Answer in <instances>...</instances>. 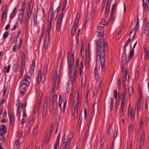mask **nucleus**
Instances as JSON below:
<instances>
[{"label": "nucleus", "mask_w": 149, "mask_h": 149, "mask_svg": "<svg viewBox=\"0 0 149 149\" xmlns=\"http://www.w3.org/2000/svg\"><path fill=\"white\" fill-rule=\"evenodd\" d=\"M145 49V59H148L149 58V50H147L146 48H144Z\"/></svg>", "instance_id": "6ab92c4d"}, {"label": "nucleus", "mask_w": 149, "mask_h": 149, "mask_svg": "<svg viewBox=\"0 0 149 149\" xmlns=\"http://www.w3.org/2000/svg\"><path fill=\"white\" fill-rule=\"evenodd\" d=\"M10 123L12 124V123H13L15 120V117L14 115L10 113Z\"/></svg>", "instance_id": "bb28decb"}, {"label": "nucleus", "mask_w": 149, "mask_h": 149, "mask_svg": "<svg viewBox=\"0 0 149 149\" xmlns=\"http://www.w3.org/2000/svg\"><path fill=\"white\" fill-rule=\"evenodd\" d=\"M121 113L122 115H125L123 112V108L124 107V104H121Z\"/></svg>", "instance_id": "4c0bfd02"}, {"label": "nucleus", "mask_w": 149, "mask_h": 149, "mask_svg": "<svg viewBox=\"0 0 149 149\" xmlns=\"http://www.w3.org/2000/svg\"><path fill=\"white\" fill-rule=\"evenodd\" d=\"M126 62V56L125 53V51H124V54L123 55L121 61V64L122 66H124Z\"/></svg>", "instance_id": "f3484780"}, {"label": "nucleus", "mask_w": 149, "mask_h": 149, "mask_svg": "<svg viewBox=\"0 0 149 149\" xmlns=\"http://www.w3.org/2000/svg\"><path fill=\"white\" fill-rule=\"evenodd\" d=\"M148 29H145V30L144 31V33L146 35V36H147L148 35Z\"/></svg>", "instance_id": "774afa93"}, {"label": "nucleus", "mask_w": 149, "mask_h": 149, "mask_svg": "<svg viewBox=\"0 0 149 149\" xmlns=\"http://www.w3.org/2000/svg\"><path fill=\"white\" fill-rule=\"evenodd\" d=\"M110 4V1H109V0H107L106 7V11L105 14L106 17H108L109 15Z\"/></svg>", "instance_id": "9d476101"}, {"label": "nucleus", "mask_w": 149, "mask_h": 149, "mask_svg": "<svg viewBox=\"0 0 149 149\" xmlns=\"http://www.w3.org/2000/svg\"><path fill=\"white\" fill-rule=\"evenodd\" d=\"M34 21L35 24L37 23V13L36 15H33Z\"/></svg>", "instance_id": "4d7b16f0"}, {"label": "nucleus", "mask_w": 149, "mask_h": 149, "mask_svg": "<svg viewBox=\"0 0 149 149\" xmlns=\"http://www.w3.org/2000/svg\"><path fill=\"white\" fill-rule=\"evenodd\" d=\"M10 65H8L7 67H4L3 69V71L4 72H7V73H8L10 71Z\"/></svg>", "instance_id": "b1692460"}, {"label": "nucleus", "mask_w": 149, "mask_h": 149, "mask_svg": "<svg viewBox=\"0 0 149 149\" xmlns=\"http://www.w3.org/2000/svg\"><path fill=\"white\" fill-rule=\"evenodd\" d=\"M6 90H7V88H6L5 87L3 90V97L4 98V97H6V96L5 94H6Z\"/></svg>", "instance_id": "13d9d810"}, {"label": "nucleus", "mask_w": 149, "mask_h": 149, "mask_svg": "<svg viewBox=\"0 0 149 149\" xmlns=\"http://www.w3.org/2000/svg\"><path fill=\"white\" fill-rule=\"evenodd\" d=\"M127 96V92L123 91L122 94V103L124 104L126 101V97Z\"/></svg>", "instance_id": "dca6fc26"}, {"label": "nucleus", "mask_w": 149, "mask_h": 149, "mask_svg": "<svg viewBox=\"0 0 149 149\" xmlns=\"http://www.w3.org/2000/svg\"><path fill=\"white\" fill-rule=\"evenodd\" d=\"M45 105H44V107L43 109V112H42V118H43V119H45V118H46V112H47V109L46 108H45Z\"/></svg>", "instance_id": "5701e85b"}, {"label": "nucleus", "mask_w": 149, "mask_h": 149, "mask_svg": "<svg viewBox=\"0 0 149 149\" xmlns=\"http://www.w3.org/2000/svg\"><path fill=\"white\" fill-rule=\"evenodd\" d=\"M6 12L2 11L1 15V18L2 19H5V17H6Z\"/></svg>", "instance_id": "c03bdc74"}, {"label": "nucleus", "mask_w": 149, "mask_h": 149, "mask_svg": "<svg viewBox=\"0 0 149 149\" xmlns=\"http://www.w3.org/2000/svg\"><path fill=\"white\" fill-rule=\"evenodd\" d=\"M23 117H25L26 116V110L25 109H24L23 110Z\"/></svg>", "instance_id": "e2e57ef3"}, {"label": "nucleus", "mask_w": 149, "mask_h": 149, "mask_svg": "<svg viewBox=\"0 0 149 149\" xmlns=\"http://www.w3.org/2000/svg\"><path fill=\"white\" fill-rule=\"evenodd\" d=\"M35 60H33L32 61L31 70L30 71V72L31 73H33L34 71L35 68Z\"/></svg>", "instance_id": "aec40b11"}, {"label": "nucleus", "mask_w": 149, "mask_h": 149, "mask_svg": "<svg viewBox=\"0 0 149 149\" xmlns=\"http://www.w3.org/2000/svg\"><path fill=\"white\" fill-rule=\"evenodd\" d=\"M33 122V119H31L29 122V123H28V125H29V126L31 125Z\"/></svg>", "instance_id": "69168bd1"}, {"label": "nucleus", "mask_w": 149, "mask_h": 149, "mask_svg": "<svg viewBox=\"0 0 149 149\" xmlns=\"http://www.w3.org/2000/svg\"><path fill=\"white\" fill-rule=\"evenodd\" d=\"M84 47H83V45L82 44V45L81 49V54L82 55L83 54L84 55Z\"/></svg>", "instance_id": "8fccbe9b"}, {"label": "nucleus", "mask_w": 149, "mask_h": 149, "mask_svg": "<svg viewBox=\"0 0 149 149\" xmlns=\"http://www.w3.org/2000/svg\"><path fill=\"white\" fill-rule=\"evenodd\" d=\"M62 102V96L61 95H59V101L58 103V105H61Z\"/></svg>", "instance_id": "603ef678"}, {"label": "nucleus", "mask_w": 149, "mask_h": 149, "mask_svg": "<svg viewBox=\"0 0 149 149\" xmlns=\"http://www.w3.org/2000/svg\"><path fill=\"white\" fill-rule=\"evenodd\" d=\"M114 98L116 99L117 98V92L116 90H114Z\"/></svg>", "instance_id": "bf43d9fd"}, {"label": "nucleus", "mask_w": 149, "mask_h": 149, "mask_svg": "<svg viewBox=\"0 0 149 149\" xmlns=\"http://www.w3.org/2000/svg\"><path fill=\"white\" fill-rule=\"evenodd\" d=\"M26 89V88L25 87H24L22 88H21L20 92L22 95H24V91H25Z\"/></svg>", "instance_id": "052dcab7"}, {"label": "nucleus", "mask_w": 149, "mask_h": 149, "mask_svg": "<svg viewBox=\"0 0 149 149\" xmlns=\"http://www.w3.org/2000/svg\"><path fill=\"white\" fill-rule=\"evenodd\" d=\"M25 11V8L24 7L22 6L19 14L24 15Z\"/></svg>", "instance_id": "f704fd0d"}, {"label": "nucleus", "mask_w": 149, "mask_h": 149, "mask_svg": "<svg viewBox=\"0 0 149 149\" xmlns=\"http://www.w3.org/2000/svg\"><path fill=\"white\" fill-rule=\"evenodd\" d=\"M62 54L61 53L59 55V58L58 61V63H59L60 64H61V62L62 61Z\"/></svg>", "instance_id": "3c124183"}, {"label": "nucleus", "mask_w": 149, "mask_h": 149, "mask_svg": "<svg viewBox=\"0 0 149 149\" xmlns=\"http://www.w3.org/2000/svg\"><path fill=\"white\" fill-rule=\"evenodd\" d=\"M136 35V31L132 29L130 34V38H131V36H132V39H134Z\"/></svg>", "instance_id": "393cba45"}, {"label": "nucleus", "mask_w": 149, "mask_h": 149, "mask_svg": "<svg viewBox=\"0 0 149 149\" xmlns=\"http://www.w3.org/2000/svg\"><path fill=\"white\" fill-rule=\"evenodd\" d=\"M80 16V13L79 12L78 13L76 19L74 23V26L71 32V34L72 36H74L75 34V32L78 23Z\"/></svg>", "instance_id": "423d86ee"}, {"label": "nucleus", "mask_w": 149, "mask_h": 149, "mask_svg": "<svg viewBox=\"0 0 149 149\" xmlns=\"http://www.w3.org/2000/svg\"><path fill=\"white\" fill-rule=\"evenodd\" d=\"M124 75H123V77H124L125 78L126 80L127 81H128L129 80V74H128V77H127V75H126V74H124Z\"/></svg>", "instance_id": "5fc2aeb1"}, {"label": "nucleus", "mask_w": 149, "mask_h": 149, "mask_svg": "<svg viewBox=\"0 0 149 149\" xmlns=\"http://www.w3.org/2000/svg\"><path fill=\"white\" fill-rule=\"evenodd\" d=\"M24 15L19 14L18 19L20 22L21 23H22L23 20V18Z\"/></svg>", "instance_id": "7c9ffc66"}, {"label": "nucleus", "mask_w": 149, "mask_h": 149, "mask_svg": "<svg viewBox=\"0 0 149 149\" xmlns=\"http://www.w3.org/2000/svg\"><path fill=\"white\" fill-rule=\"evenodd\" d=\"M122 70L124 74H127V73L128 71L126 70V68L124 66H122Z\"/></svg>", "instance_id": "a19ab883"}, {"label": "nucleus", "mask_w": 149, "mask_h": 149, "mask_svg": "<svg viewBox=\"0 0 149 149\" xmlns=\"http://www.w3.org/2000/svg\"><path fill=\"white\" fill-rule=\"evenodd\" d=\"M97 47V58H99L101 61L100 66L98 67V69L100 72L104 71L106 68L105 65L104 64L105 63V48L107 46V44L104 42V38L103 37H101L100 38V43L99 44V40H96L95 41Z\"/></svg>", "instance_id": "f257e3e1"}, {"label": "nucleus", "mask_w": 149, "mask_h": 149, "mask_svg": "<svg viewBox=\"0 0 149 149\" xmlns=\"http://www.w3.org/2000/svg\"><path fill=\"white\" fill-rule=\"evenodd\" d=\"M59 10V8H57V9L54 12V13L53 17L54 18L55 17V19H56V17L57 16V15H58V13Z\"/></svg>", "instance_id": "c756f323"}, {"label": "nucleus", "mask_w": 149, "mask_h": 149, "mask_svg": "<svg viewBox=\"0 0 149 149\" xmlns=\"http://www.w3.org/2000/svg\"><path fill=\"white\" fill-rule=\"evenodd\" d=\"M31 13L32 12L27 11L26 12V14L27 15V19H30Z\"/></svg>", "instance_id": "37998d69"}, {"label": "nucleus", "mask_w": 149, "mask_h": 149, "mask_svg": "<svg viewBox=\"0 0 149 149\" xmlns=\"http://www.w3.org/2000/svg\"><path fill=\"white\" fill-rule=\"evenodd\" d=\"M88 133H89L88 132H87L85 135V136L84 137V141H85L86 140V139L88 136Z\"/></svg>", "instance_id": "680f3d73"}, {"label": "nucleus", "mask_w": 149, "mask_h": 149, "mask_svg": "<svg viewBox=\"0 0 149 149\" xmlns=\"http://www.w3.org/2000/svg\"><path fill=\"white\" fill-rule=\"evenodd\" d=\"M21 103L19 101H18L16 104V105L17 107V114L19 115V116H21V110H20V107H21Z\"/></svg>", "instance_id": "f8f14e48"}, {"label": "nucleus", "mask_w": 149, "mask_h": 149, "mask_svg": "<svg viewBox=\"0 0 149 149\" xmlns=\"http://www.w3.org/2000/svg\"><path fill=\"white\" fill-rule=\"evenodd\" d=\"M47 68V65L46 64L43 68V73L41 71H40L38 73L37 81L39 84L42 83L45 80V76Z\"/></svg>", "instance_id": "20e7f679"}, {"label": "nucleus", "mask_w": 149, "mask_h": 149, "mask_svg": "<svg viewBox=\"0 0 149 149\" xmlns=\"http://www.w3.org/2000/svg\"><path fill=\"white\" fill-rule=\"evenodd\" d=\"M133 109L132 108L131 105H130L128 107V116L131 119H134V114L133 112Z\"/></svg>", "instance_id": "6e6552de"}, {"label": "nucleus", "mask_w": 149, "mask_h": 149, "mask_svg": "<svg viewBox=\"0 0 149 149\" xmlns=\"http://www.w3.org/2000/svg\"><path fill=\"white\" fill-rule=\"evenodd\" d=\"M94 73L95 74V76L98 75V72L97 71V66L95 68Z\"/></svg>", "instance_id": "864d4df0"}, {"label": "nucleus", "mask_w": 149, "mask_h": 149, "mask_svg": "<svg viewBox=\"0 0 149 149\" xmlns=\"http://www.w3.org/2000/svg\"><path fill=\"white\" fill-rule=\"evenodd\" d=\"M137 42L136 41L133 47V49H131L130 52V56L128 58V61H129L130 59L132 58V56L134 54V49L135 48V46L137 44Z\"/></svg>", "instance_id": "ddd939ff"}, {"label": "nucleus", "mask_w": 149, "mask_h": 149, "mask_svg": "<svg viewBox=\"0 0 149 149\" xmlns=\"http://www.w3.org/2000/svg\"><path fill=\"white\" fill-rule=\"evenodd\" d=\"M22 38H20L19 39V42L17 47L18 49H19L21 48L22 45Z\"/></svg>", "instance_id": "ea45409f"}, {"label": "nucleus", "mask_w": 149, "mask_h": 149, "mask_svg": "<svg viewBox=\"0 0 149 149\" xmlns=\"http://www.w3.org/2000/svg\"><path fill=\"white\" fill-rule=\"evenodd\" d=\"M25 65L24 64H22L21 68V72L22 74H23L25 68Z\"/></svg>", "instance_id": "49530a36"}, {"label": "nucleus", "mask_w": 149, "mask_h": 149, "mask_svg": "<svg viewBox=\"0 0 149 149\" xmlns=\"http://www.w3.org/2000/svg\"><path fill=\"white\" fill-rule=\"evenodd\" d=\"M129 93L130 96H131L133 92V88L132 86L128 88Z\"/></svg>", "instance_id": "72a5a7b5"}, {"label": "nucleus", "mask_w": 149, "mask_h": 149, "mask_svg": "<svg viewBox=\"0 0 149 149\" xmlns=\"http://www.w3.org/2000/svg\"><path fill=\"white\" fill-rule=\"evenodd\" d=\"M53 14L52 10H50L49 14L47 20V31L46 37L45 40V47L46 49V47L48 45V43L50 40V31L51 30V26L52 24V16Z\"/></svg>", "instance_id": "f03ea898"}, {"label": "nucleus", "mask_w": 149, "mask_h": 149, "mask_svg": "<svg viewBox=\"0 0 149 149\" xmlns=\"http://www.w3.org/2000/svg\"><path fill=\"white\" fill-rule=\"evenodd\" d=\"M59 146V139H57L56 143L54 145V149H57Z\"/></svg>", "instance_id": "c9c22d12"}, {"label": "nucleus", "mask_w": 149, "mask_h": 149, "mask_svg": "<svg viewBox=\"0 0 149 149\" xmlns=\"http://www.w3.org/2000/svg\"><path fill=\"white\" fill-rule=\"evenodd\" d=\"M8 33L7 31H6L3 34V38L5 39L8 36Z\"/></svg>", "instance_id": "09e8293b"}, {"label": "nucleus", "mask_w": 149, "mask_h": 149, "mask_svg": "<svg viewBox=\"0 0 149 149\" xmlns=\"http://www.w3.org/2000/svg\"><path fill=\"white\" fill-rule=\"evenodd\" d=\"M30 77L28 75H26L24 77V79L22 80L20 83V87H22L23 85H25L26 86H28L30 84L29 81L30 80Z\"/></svg>", "instance_id": "0eeeda50"}, {"label": "nucleus", "mask_w": 149, "mask_h": 149, "mask_svg": "<svg viewBox=\"0 0 149 149\" xmlns=\"http://www.w3.org/2000/svg\"><path fill=\"white\" fill-rule=\"evenodd\" d=\"M60 74L61 70L60 67H59V68L57 67L56 70L54 71V73L53 86L50 96L51 97H53L56 85V79L57 78L59 79H60V78L61 76Z\"/></svg>", "instance_id": "7ed1b4c3"}, {"label": "nucleus", "mask_w": 149, "mask_h": 149, "mask_svg": "<svg viewBox=\"0 0 149 149\" xmlns=\"http://www.w3.org/2000/svg\"><path fill=\"white\" fill-rule=\"evenodd\" d=\"M65 11H64L63 12H62L61 13L58 20H60V21L61 22H62V20L63 18V16L65 14Z\"/></svg>", "instance_id": "473e14b6"}, {"label": "nucleus", "mask_w": 149, "mask_h": 149, "mask_svg": "<svg viewBox=\"0 0 149 149\" xmlns=\"http://www.w3.org/2000/svg\"><path fill=\"white\" fill-rule=\"evenodd\" d=\"M104 141V140L103 139V138H102L100 142V145L101 147H102L103 146Z\"/></svg>", "instance_id": "338daca9"}, {"label": "nucleus", "mask_w": 149, "mask_h": 149, "mask_svg": "<svg viewBox=\"0 0 149 149\" xmlns=\"http://www.w3.org/2000/svg\"><path fill=\"white\" fill-rule=\"evenodd\" d=\"M72 57H71V54L70 53H68V65L69 67V73L71 79L72 81L74 80V78L72 76L71 77L72 73V70L73 68V65L74 60V55L73 54L72 55Z\"/></svg>", "instance_id": "39448f33"}, {"label": "nucleus", "mask_w": 149, "mask_h": 149, "mask_svg": "<svg viewBox=\"0 0 149 149\" xmlns=\"http://www.w3.org/2000/svg\"><path fill=\"white\" fill-rule=\"evenodd\" d=\"M16 11V8H15L14 9L13 12H12L11 15L10 16V18H12L14 17Z\"/></svg>", "instance_id": "2f4dec72"}, {"label": "nucleus", "mask_w": 149, "mask_h": 149, "mask_svg": "<svg viewBox=\"0 0 149 149\" xmlns=\"http://www.w3.org/2000/svg\"><path fill=\"white\" fill-rule=\"evenodd\" d=\"M98 34L97 35V36H100V38L102 36L104 37L103 35H104V33L103 30H102V31H98Z\"/></svg>", "instance_id": "79ce46f5"}, {"label": "nucleus", "mask_w": 149, "mask_h": 149, "mask_svg": "<svg viewBox=\"0 0 149 149\" xmlns=\"http://www.w3.org/2000/svg\"><path fill=\"white\" fill-rule=\"evenodd\" d=\"M61 23L62 22H61L60 20L58 21L56 25V31H59L60 30V28L61 26Z\"/></svg>", "instance_id": "4be33fe9"}, {"label": "nucleus", "mask_w": 149, "mask_h": 149, "mask_svg": "<svg viewBox=\"0 0 149 149\" xmlns=\"http://www.w3.org/2000/svg\"><path fill=\"white\" fill-rule=\"evenodd\" d=\"M23 132L22 133H20L18 131L17 133V137H22L23 136ZM24 136V134L23 135V136Z\"/></svg>", "instance_id": "de8ad7c7"}, {"label": "nucleus", "mask_w": 149, "mask_h": 149, "mask_svg": "<svg viewBox=\"0 0 149 149\" xmlns=\"http://www.w3.org/2000/svg\"><path fill=\"white\" fill-rule=\"evenodd\" d=\"M67 140L66 142V148L67 146L68 147L70 145V141L72 140V138L70 137H68L67 138Z\"/></svg>", "instance_id": "cd10ccee"}, {"label": "nucleus", "mask_w": 149, "mask_h": 149, "mask_svg": "<svg viewBox=\"0 0 149 149\" xmlns=\"http://www.w3.org/2000/svg\"><path fill=\"white\" fill-rule=\"evenodd\" d=\"M7 132V129L3 124L1 126L0 128V134H4Z\"/></svg>", "instance_id": "2eb2a0df"}, {"label": "nucleus", "mask_w": 149, "mask_h": 149, "mask_svg": "<svg viewBox=\"0 0 149 149\" xmlns=\"http://www.w3.org/2000/svg\"><path fill=\"white\" fill-rule=\"evenodd\" d=\"M39 128L38 125H37L35 127L34 130L33 132V137H35L36 134L38 131V129Z\"/></svg>", "instance_id": "412c9836"}, {"label": "nucleus", "mask_w": 149, "mask_h": 149, "mask_svg": "<svg viewBox=\"0 0 149 149\" xmlns=\"http://www.w3.org/2000/svg\"><path fill=\"white\" fill-rule=\"evenodd\" d=\"M143 7L144 9V11L145 12H146L148 9V4L147 2H146L143 3Z\"/></svg>", "instance_id": "a878e982"}, {"label": "nucleus", "mask_w": 149, "mask_h": 149, "mask_svg": "<svg viewBox=\"0 0 149 149\" xmlns=\"http://www.w3.org/2000/svg\"><path fill=\"white\" fill-rule=\"evenodd\" d=\"M17 64L16 62L14 63L13 65V68L15 71H16L17 70Z\"/></svg>", "instance_id": "e433bc0d"}, {"label": "nucleus", "mask_w": 149, "mask_h": 149, "mask_svg": "<svg viewBox=\"0 0 149 149\" xmlns=\"http://www.w3.org/2000/svg\"><path fill=\"white\" fill-rule=\"evenodd\" d=\"M118 129H117L115 131L114 133L113 136V138L114 139H115L116 136H117L118 134Z\"/></svg>", "instance_id": "6e6d98bb"}, {"label": "nucleus", "mask_w": 149, "mask_h": 149, "mask_svg": "<svg viewBox=\"0 0 149 149\" xmlns=\"http://www.w3.org/2000/svg\"><path fill=\"white\" fill-rule=\"evenodd\" d=\"M141 105L140 102V100L138 101V102L136 103V105L135 108V113H136L137 115H138V111L140 110L141 109Z\"/></svg>", "instance_id": "9b49d317"}, {"label": "nucleus", "mask_w": 149, "mask_h": 149, "mask_svg": "<svg viewBox=\"0 0 149 149\" xmlns=\"http://www.w3.org/2000/svg\"><path fill=\"white\" fill-rule=\"evenodd\" d=\"M132 124H130L128 127V132L130 134L132 132Z\"/></svg>", "instance_id": "58836bf2"}, {"label": "nucleus", "mask_w": 149, "mask_h": 149, "mask_svg": "<svg viewBox=\"0 0 149 149\" xmlns=\"http://www.w3.org/2000/svg\"><path fill=\"white\" fill-rule=\"evenodd\" d=\"M53 125H54V124L52 123V125L51 126V127H50V129L49 130V131L48 133V135L47 136V141H48V140H49V137L50 136L51 134L52 131V129H53Z\"/></svg>", "instance_id": "a211bd4d"}, {"label": "nucleus", "mask_w": 149, "mask_h": 149, "mask_svg": "<svg viewBox=\"0 0 149 149\" xmlns=\"http://www.w3.org/2000/svg\"><path fill=\"white\" fill-rule=\"evenodd\" d=\"M33 10V7L31 6L30 4H29L27 6L26 11L32 12Z\"/></svg>", "instance_id": "c85d7f7f"}, {"label": "nucleus", "mask_w": 149, "mask_h": 149, "mask_svg": "<svg viewBox=\"0 0 149 149\" xmlns=\"http://www.w3.org/2000/svg\"><path fill=\"white\" fill-rule=\"evenodd\" d=\"M145 133L143 132L142 133V136L141 139L139 141V148L141 149V147L143 146L144 144V141L145 139Z\"/></svg>", "instance_id": "1a4fd4ad"}, {"label": "nucleus", "mask_w": 149, "mask_h": 149, "mask_svg": "<svg viewBox=\"0 0 149 149\" xmlns=\"http://www.w3.org/2000/svg\"><path fill=\"white\" fill-rule=\"evenodd\" d=\"M77 103H78V104L75 105L74 108V111H75V112H76V111L77 112L79 107V108L80 107L81 98H77Z\"/></svg>", "instance_id": "4468645a"}, {"label": "nucleus", "mask_w": 149, "mask_h": 149, "mask_svg": "<svg viewBox=\"0 0 149 149\" xmlns=\"http://www.w3.org/2000/svg\"><path fill=\"white\" fill-rule=\"evenodd\" d=\"M81 92L80 91H78L77 92V98H81Z\"/></svg>", "instance_id": "0e129e2a"}, {"label": "nucleus", "mask_w": 149, "mask_h": 149, "mask_svg": "<svg viewBox=\"0 0 149 149\" xmlns=\"http://www.w3.org/2000/svg\"><path fill=\"white\" fill-rule=\"evenodd\" d=\"M101 24L103 25H106L107 24V22L106 20L103 19H102L101 22Z\"/></svg>", "instance_id": "a18cd8bd"}]
</instances>
